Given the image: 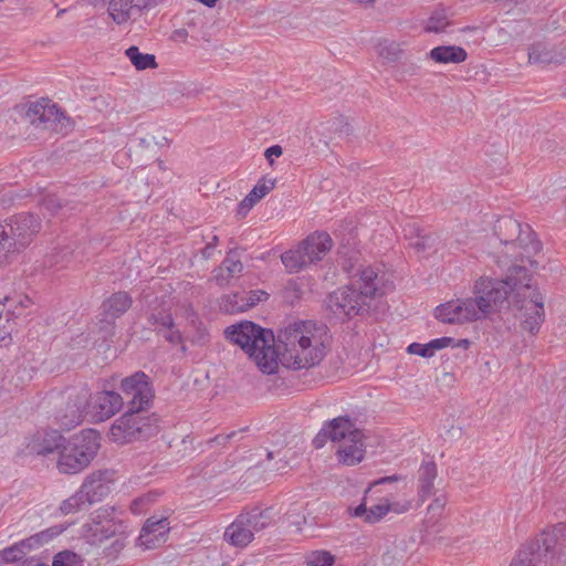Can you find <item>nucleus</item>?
I'll return each instance as SVG.
<instances>
[{
	"mask_svg": "<svg viewBox=\"0 0 566 566\" xmlns=\"http://www.w3.org/2000/svg\"><path fill=\"white\" fill-rule=\"evenodd\" d=\"M125 55L138 71L156 69L158 66L154 54L142 53L136 45H132L126 49Z\"/></svg>",
	"mask_w": 566,
	"mask_h": 566,
	"instance_id": "nucleus-32",
	"label": "nucleus"
},
{
	"mask_svg": "<svg viewBox=\"0 0 566 566\" xmlns=\"http://www.w3.org/2000/svg\"><path fill=\"white\" fill-rule=\"evenodd\" d=\"M191 324L196 327V334L192 342L199 345H205L209 340V333L202 322L191 319Z\"/></svg>",
	"mask_w": 566,
	"mask_h": 566,
	"instance_id": "nucleus-50",
	"label": "nucleus"
},
{
	"mask_svg": "<svg viewBox=\"0 0 566 566\" xmlns=\"http://www.w3.org/2000/svg\"><path fill=\"white\" fill-rule=\"evenodd\" d=\"M462 321H478L490 315V305L485 303L482 294L474 298H467L459 303Z\"/></svg>",
	"mask_w": 566,
	"mask_h": 566,
	"instance_id": "nucleus-24",
	"label": "nucleus"
},
{
	"mask_svg": "<svg viewBox=\"0 0 566 566\" xmlns=\"http://www.w3.org/2000/svg\"><path fill=\"white\" fill-rule=\"evenodd\" d=\"M86 405L87 400L85 396L82 398L76 396L74 400L67 403L65 413H62V411L59 412L57 418L61 424L70 429L81 423Z\"/></svg>",
	"mask_w": 566,
	"mask_h": 566,
	"instance_id": "nucleus-26",
	"label": "nucleus"
},
{
	"mask_svg": "<svg viewBox=\"0 0 566 566\" xmlns=\"http://www.w3.org/2000/svg\"><path fill=\"white\" fill-rule=\"evenodd\" d=\"M44 116L41 118V129L54 128L57 123L66 118L63 112L55 105L50 104V101H44Z\"/></svg>",
	"mask_w": 566,
	"mask_h": 566,
	"instance_id": "nucleus-38",
	"label": "nucleus"
},
{
	"mask_svg": "<svg viewBox=\"0 0 566 566\" xmlns=\"http://www.w3.org/2000/svg\"><path fill=\"white\" fill-rule=\"evenodd\" d=\"M401 480H402V476L398 475V474L386 475V476L379 478L369 484L368 489L366 490V494H368L369 492H373L374 489H376L377 486L385 485V484H391L394 482H398Z\"/></svg>",
	"mask_w": 566,
	"mask_h": 566,
	"instance_id": "nucleus-51",
	"label": "nucleus"
},
{
	"mask_svg": "<svg viewBox=\"0 0 566 566\" xmlns=\"http://www.w3.org/2000/svg\"><path fill=\"white\" fill-rule=\"evenodd\" d=\"M142 312L148 325L160 334L164 329L175 327L172 307L165 296H157L153 293H145L142 297Z\"/></svg>",
	"mask_w": 566,
	"mask_h": 566,
	"instance_id": "nucleus-11",
	"label": "nucleus"
},
{
	"mask_svg": "<svg viewBox=\"0 0 566 566\" xmlns=\"http://www.w3.org/2000/svg\"><path fill=\"white\" fill-rule=\"evenodd\" d=\"M40 206L53 216L62 208V202L55 195H48L42 198Z\"/></svg>",
	"mask_w": 566,
	"mask_h": 566,
	"instance_id": "nucleus-49",
	"label": "nucleus"
},
{
	"mask_svg": "<svg viewBox=\"0 0 566 566\" xmlns=\"http://www.w3.org/2000/svg\"><path fill=\"white\" fill-rule=\"evenodd\" d=\"M239 516L244 521L245 526H248L253 534L254 532H260L266 528L271 524L269 509L261 510L259 507H253L248 512L239 514Z\"/></svg>",
	"mask_w": 566,
	"mask_h": 566,
	"instance_id": "nucleus-30",
	"label": "nucleus"
},
{
	"mask_svg": "<svg viewBox=\"0 0 566 566\" xmlns=\"http://www.w3.org/2000/svg\"><path fill=\"white\" fill-rule=\"evenodd\" d=\"M286 521L290 526L293 525L296 527V531H301L302 524L304 523L305 518L304 516H300L298 514H294L293 512L290 511L286 513Z\"/></svg>",
	"mask_w": 566,
	"mask_h": 566,
	"instance_id": "nucleus-58",
	"label": "nucleus"
},
{
	"mask_svg": "<svg viewBox=\"0 0 566 566\" xmlns=\"http://www.w3.org/2000/svg\"><path fill=\"white\" fill-rule=\"evenodd\" d=\"M224 337L239 346L263 374H274L277 369L279 353L274 333L251 321H241L224 329Z\"/></svg>",
	"mask_w": 566,
	"mask_h": 566,
	"instance_id": "nucleus-4",
	"label": "nucleus"
},
{
	"mask_svg": "<svg viewBox=\"0 0 566 566\" xmlns=\"http://www.w3.org/2000/svg\"><path fill=\"white\" fill-rule=\"evenodd\" d=\"M65 530L62 525H54L44 531H41L36 534L31 535L30 537L20 541V545H23L27 551L35 549L41 547L42 545L49 543L54 537L63 533Z\"/></svg>",
	"mask_w": 566,
	"mask_h": 566,
	"instance_id": "nucleus-31",
	"label": "nucleus"
},
{
	"mask_svg": "<svg viewBox=\"0 0 566 566\" xmlns=\"http://www.w3.org/2000/svg\"><path fill=\"white\" fill-rule=\"evenodd\" d=\"M159 431V419L148 410L126 409L109 429V437L117 443L147 440Z\"/></svg>",
	"mask_w": 566,
	"mask_h": 566,
	"instance_id": "nucleus-8",
	"label": "nucleus"
},
{
	"mask_svg": "<svg viewBox=\"0 0 566 566\" xmlns=\"http://www.w3.org/2000/svg\"><path fill=\"white\" fill-rule=\"evenodd\" d=\"M31 304L32 301L27 295H20L18 301L7 297L3 305L7 307V323L20 318L23 315L24 310L28 308Z\"/></svg>",
	"mask_w": 566,
	"mask_h": 566,
	"instance_id": "nucleus-35",
	"label": "nucleus"
},
{
	"mask_svg": "<svg viewBox=\"0 0 566 566\" xmlns=\"http://www.w3.org/2000/svg\"><path fill=\"white\" fill-rule=\"evenodd\" d=\"M307 566H333L335 556L327 551H313L305 556Z\"/></svg>",
	"mask_w": 566,
	"mask_h": 566,
	"instance_id": "nucleus-40",
	"label": "nucleus"
},
{
	"mask_svg": "<svg viewBox=\"0 0 566 566\" xmlns=\"http://www.w3.org/2000/svg\"><path fill=\"white\" fill-rule=\"evenodd\" d=\"M238 434L237 431H231L230 433H227V434H217L214 436L213 438L209 439L207 441V444L209 447H214V446H226L230 440H232L235 436Z\"/></svg>",
	"mask_w": 566,
	"mask_h": 566,
	"instance_id": "nucleus-54",
	"label": "nucleus"
},
{
	"mask_svg": "<svg viewBox=\"0 0 566 566\" xmlns=\"http://www.w3.org/2000/svg\"><path fill=\"white\" fill-rule=\"evenodd\" d=\"M22 566H48V565L42 563L40 559L31 557V558L23 560Z\"/></svg>",
	"mask_w": 566,
	"mask_h": 566,
	"instance_id": "nucleus-64",
	"label": "nucleus"
},
{
	"mask_svg": "<svg viewBox=\"0 0 566 566\" xmlns=\"http://www.w3.org/2000/svg\"><path fill=\"white\" fill-rule=\"evenodd\" d=\"M129 2L133 3L138 11L149 8L153 4V0H129Z\"/></svg>",
	"mask_w": 566,
	"mask_h": 566,
	"instance_id": "nucleus-62",
	"label": "nucleus"
},
{
	"mask_svg": "<svg viewBox=\"0 0 566 566\" xmlns=\"http://www.w3.org/2000/svg\"><path fill=\"white\" fill-rule=\"evenodd\" d=\"M327 129L331 133L337 134L339 138H345L352 135L353 127L348 123L347 118L343 115L334 117L327 122Z\"/></svg>",
	"mask_w": 566,
	"mask_h": 566,
	"instance_id": "nucleus-41",
	"label": "nucleus"
},
{
	"mask_svg": "<svg viewBox=\"0 0 566 566\" xmlns=\"http://www.w3.org/2000/svg\"><path fill=\"white\" fill-rule=\"evenodd\" d=\"M25 552V547L23 545H20L19 542L1 551L0 556L2 557L4 563H15L23 557Z\"/></svg>",
	"mask_w": 566,
	"mask_h": 566,
	"instance_id": "nucleus-45",
	"label": "nucleus"
},
{
	"mask_svg": "<svg viewBox=\"0 0 566 566\" xmlns=\"http://www.w3.org/2000/svg\"><path fill=\"white\" fill-rule=\"evenodd\" d=\"M363 436L352 437L349 440V444L339 448L337 451L339 461H342L346 465H355L359 463L364 459V443Z\"/></svg>",
	"mask_w": 566,
	"mask_h": 566,
	"instance_id": "nucleus-28",
	"label": "nucleus"
},
{
	"mask_svg": "<svg viewBox=\"0 0 566 566\" xmlns=\"http://www.w3.org/2000/svg\"><path fill=\"white\" fill-rule=\"evenodd\" d=\"M86 504H88V501H86L82 491L78 490L75 494L62 502L60 511L62 514L67 515L82 510Z\"/></svg>",
	"mask_w": 566,
	"mask_h": 566,
	"instance_id": "nucleus-39",
	"label": "nucleus"
},
{
	"mask_svg": "<svg viewBox=\"0 0 566 566\" xmlns=\"http://www.w3.org/2000/svg\"><path fill=\"white\" fill-rule=\"evenodd\" d=\"M219 243L218 235H212L211 241L207 243V245L202 249V255L205 259H209L212 256L214 248Z\"/></svg>",
	"mask_w": 566,
	"mask_h": 566,
	"instance_id": "nucleus-59",
	"label": "nucleus"
},
{
	"mask_svg": "<svg viewBox=\"0 0 566 566\" xmlns=\"http://www.w3.org/2000/svg\"><path fill=\"white\" fill-rule=\"evenodd\" d=\"M253 538V533L245 526L244 521L239 515L224 532V539L235 547H245Z\"/></svg>",
	"mask_w": 566,
	"mask_h": 566,
	"instance_id": "nucleus-22",
	"label": "nucleus"
},
{
	"mask_svg": "<svg viewBox=\"0 0 566 566\" xmlns=\"http://www.w3.org/2000/svg\"><path fill=\"white\" fill-rule=\"evenodd\" d=\"M437 478V465L433 461H424L418 471V494L422 501L433 493V482Z\"/></svg>",
	"mask_w": 566,
	"mask_h": 566,
	"instance_id": "nucleus-27",
	"label": "nucleus"
},
{
	"mask_svg": "<svg viewBox=\"0 0 566 566\" xmlns=\"http://www.w3.org/2000/svg\"><path fill=\"white\" fill-rule=\"evenodd\" d=\"M327 440H331V433L325 423L323 428L319 430V432L313 439V446L315 449H321L326 444Z\"/></svg>",
	"mask_w": 566,
	"mask_h": 566,
	"instance_id": "nucleus-53",
	"label": "nucleus"
},
{
	"mask_svg": "<svg viewBox=\"0 0 566 566\" xmlns=\"http://www.w3.org/2000/svg\"><path fill=\"white\" fill-rule=\"evenodd\" d=\"M275 187V179L261 178L252 190L244 197V199L238 205L237 217L239 219L244 218L249 211L256 205L262 198H264Z\"/></svg>",
	"mask_w": 566,
	"mask_h": 566,
	"instance_id": "nucleus-18",
	"label": "nucleus"
},
{
	"mask_svg": "<svg viewBox=\"0 0 566 566\" xmlns=\"http://www.w3.org/2000/svg\"><path fill=\"white\" fill-rule=\"evenodd\" d=\"M405 237L409 241V247L418 253H424L430 250H436L437 237L427 233L424 230L416 226H408L405 228Z\"/></svg>",
	"mask_w": 566,
	"mask_h": 566,
	"instance_id": "nucleus-20",
	"label": "nucleus"
},
{
	"mask_svg": "<svg viewBox=\"0 0 566 566\" xmlns=\"http://www.w3.org/2000/svg\"><path fill=\"white\" fill-rule=\"evenodd\" d=\"M429 56L436 63H461L467 60L468 53L462 46L458 45H439L429 52Z\"/></svg>",
	"mask_w": 566,
	"mask_h": 566,
	"instance_id": "nucleus-25",
	"label": "nucleus"
},
{
	"mask_svg": "<svg viewBox=\"0 0 566 566\" xmlns=\"http://www.w3.org/2000/svg\"><path fill=\"white\" fill-rule=\"evenodd\" d=\"M390 511V504L388 502L386 503H379L376 505H373L367 513V516L365 517V522L374 524L379 522L388 512Z\"/></svg>",
	"mask_w": 566,
	"mask_h": 566,
	"instance_id": "nucleus-46",
	"label": "nucleus"
},
{
	"mask_svg": "<svg viewBox=\"0 0 566 566\" xmlns=\"http://www.w3.org/2000/svg\"><path fill=\"white\" fill-rule=\"evenodd\" d=\"M453 343L454 338L443 336L440 338L431 339L427 344L411 343L408 345L407 352L412 355H419L423 358H430L434 355L437 350L446 348Z\"/></svg>",
	"mask_w": 566,
	"mask_h": 566,
	"instance_id": "nucleus-29",
	"label": "nucleus"
},
{
	"mask_svg": "<svg viewBox=\"0 0 566 566\" xmlns=\"http://www.w3.org/2000/svg\"><path fill=\"white\" fill-rule=\"evenodd\" d=\"M566 562V524L558 523L525 543L510 566H557Z\"/></svg>",
	"mask_w": 566,
	"mask_h": 566,
	"instance_id": "nucleus-5",
	"label": "nucleus"
},
{
	"mask_svg": "<svg viewBox=\"0 0 566 566\" xmlns=\"http://www.w3.org/2000/svg\"><path fill=\"white\" fill-rule=\"evenodd\" d=\"M566 60V46H557L547 42H536L528 48V62L531 64L549 65L562 64Z\"/></svg>",
	"mask_w": 566,
	"mask_h": 566,
	"instance_id": "nucleus-15",
	"label": "nucleus"
},
{
	"mask_svg": "<svg viewBox=\"0 0 566 566\" xmlns=\"http://www.w3.org/2000/svg\"><path fill=\"white\" fill-rule=\"evenodd\" d=\"M400 49L396 43H380L379 44V54L380 56L387 59L390 62H395L399 59Z\"/></svg>",
	"mask_w": 566,
	"mask_h": 566,
	"instance_id": "nucleus-48",
	"label": "nucleus"
},
{
	"mask_svg": "<svg viewBox=\"0 0 566 566\" xmlns=\"http://www.w3.org/2000/svg\"><path fill=\"white\" fill-rule=\"evenodd\" d=\"M333 248V240L325 231H315L306 237L296 249L285 251L281 261L290 273H298L307 265L315 264Z\"/></svg>",
	"mask_w": 566,
	"mask_h": 566,
	"instance_id": "nucleus-9",
	"label": "nucleus"
},
{
	"mask_svg": "<svg viewBox=\"0 0 566 566\" xmlns=\"http://www.w3.org/2000/svg\"><path fill=\"white\" fill-rule=\"evenodd\" d=\"M41 230V219L32 212H22L0 223V266L31 244Z\"/></svg>",
	"mask_w": 566,
	"mask_h": 566,
	"instance_id": "nucleus-6",
	"label": "nucleus"
},
{
	"mask_svg": "<svg viewBox=\"0 0 566 566\" xmlns=\"http://www.w3.org/2000/svg\"><path fill=\"white\" fill-rule=\"evenodd\" d=\"M523 224L511 217H504L496 221L494 232L500 242L505 245H515Z\"/></svg>",
	"mask_w": 566,
	"mask_h": 566,
	"instance_id": "nucleus-23",
	"label": "nucleus"
},
{
	"mask_svg": "<svg viewBox=\"0 0 566 566\" xmlns=\"http://www.w3.org/2000/svg\"><path fill=\"white\" fill-rule=\"evenodd\" d=\"M65 442L66 439L60 431L53 429L44 430L43 432H38V434L32 439L28 444V450L30 453L38 455H46L55 451L60 454Z\"/></svg>",
	"mask_w": 566,
	"mask_h": 566,
	"instance_id": "nucleus-16",
	"label": "nucleus"
},
{
	"mask_svg": "<svg viewBox=\"0 0 566 566\" xmlns=\"http://www.w3.org/2000/svg\"><path fill=\"white\" fill-rule=\"evenodd\" d=\"M101 436L94 429H85L66 440L60 451L57 469L63 474H77L88 468L101 448Z\"/></svg>",
	"mask_w": 566,
	"mask_h": 566,
	"instance_id": "nucleus-7",
	"label": "nucleus"
},
{
	"mask_svg": "<svg viewBox=\"0 0 566 566\" xmlns=\"http://www.w3.org/2000/svg\"><path fill=\"white\" fill-rule=\"evenodd\" d=\"M78 555L71 551H62L53 557L52 566H76Z\"/></svg>",
	"mask_w": 566,
	"mask_h": 566,
	"instance_id": "nucleus-47",
	"label": "nucleus"
},
{
	"mask_svg": "<svg viewBox=\"0 0 566 566\" xmlns=\"http://www.w3.org/2000/svg\"><path fill=\"white\" fill-rule=\"evenodd\" d=\"M222 269L228 272V275H237L243 271V264L239 258L238 249H231L221 263Z\"/></svg>",
	"mask_w": 566,
	"mask_h": 566,
	"instance_id": "nucleus-42",
	"label": "nucleus"
},
{
	"mask_svg": "<svg viewBox=\"0 0 566 566\" xmlns=\"http://www.w3.org/2000/svg\"><path fill=\"white\" fill-rule=\"evenodd\" d=\"M366 497H367V494L365 493V497H364L363 502L353 509V511H352L353 516L364 517V518L367 516L369 509H367V505H366Z\"/></svg>",
	"mask_w": 566,
	"mask_h": 566,
	"instance_id": "nucleus-61",
	"label": "nucleus"
},
{
	"mask_svg": "<svg viewBox=\"0 0 566 566\" xmlns=\"http://www.w3.org/2000/svg\"><path fill=\"white\" fill-rule=\"evenodd\" d=\"M222 308L228 313H238L247 310L245 297L240 293H233L222 298Z\"/></svg>",
	"mask_w": 566,
	"mask_h": 566,
	"instance_id": "nucleus-43",
	"label": "nucleus"
},
{
	"mask_svg": "<svg viewBox=\"0 0 566 566\" xmlns=\"http://www.w3.org/2000/svg\"><path fill=\"white\" fill-rule=\"evenodd\" d=\"M282 154H283V148L280 145H273L265 150L264 156H265L266 160L269 161V164L273 165V163H274L273 158L280 157Z\"/></svg>",
	"mask_w": 566,
	"mask_h": 566,
	"instance_id": "nucleus-57",
	"label": "nucleus"
},
{
	"mask_svg": "<svg viewBox=\"0 0 566 566\" xmlns=\"http://www.w3.org/2000/svg\"><path fill=\"white\" fill-rule=\"evenodd\" d=\"M532 274L523 265H512L503 279H481L474 293L482 294L490 314L515 308L523 312L521 326L532 335L538 333L544 319V296L531 284Z\"/></svg>",
	"mask_w": 566,
	"mask_h": 566,
	"instance_id": "nucleus-1",
	"label": "nucleus"
},
{
	"mask_svg": "<svg viewBox=\"0 0 566 566\" xmlns=\"http://www.w3.org/2000/svg\"><path fill=\"white\" fill-rule=\"evenodd\" d=\"M113 472L109 470H97L87 475L81 486V491L88 501V505L102 501L111 492Z\"/></svg>",
	"mask_w": 566,
	"mask_h": 566,
	"instance_id": "nucleus-14",
	"label": "nucleus"
},
{
	"mask_svg": "<svg viewBox=\"0 0 566 566\" xmlns=\"http://www.w3.org/2000/svg\"><path fill=\"white\" fill-rule=\"evenodd\" d=\"M268 297H269V294L264 291H260V290L250 291L249 296L245 297L247 310L255 306L259 302H261L262 300H266Z\"/></svg>",
	"mask_w": 566,
	"mask_h": 566,
	"instance_id": "nucleus-52",
	"label": "nucleus"
},
{
	"mask_svg": "<svg viewBox=\"0 0 566 566\" xmlns=\"http://www.w3.org/2000/svg\"><path fill=\"white\" fill-rule=\"evenodd\" d=\"M516 244L523 248L527 253H537L542 244L536 239L535 232L528 224L522 227V231L518 238H516Z\"/></svg>",
	"mask_w": 566,
	"mask_h": 566,
	"instance_id": "nucleus-36",
	"label": "nucleus"
},
{
	"mask_svg": "<svg viewBox=\"0 0 566 566\" xmlns=\"http://www.w3.org/2000/svg\"><path fill=\"white\" fill-rule=\"evenodd\" d=\"M132 304L133 298L127 292L113 293L102 304L103 314L113 319L118 318L130 308Z\"/></svg>",
	"mask_w": 566,
	"mask_h": 566,
	"instance_id": "nucleus-21",
	"label": "nucleus"
},
{
	"mask_svg": "<svg viewBox=\"0 0 566 566\" xmlns=\"http://www.w3.org/2000/svg\"><path fill=\"white\" fill-rule=\"evenodd\" d=\"M326 426L333 442L363 436V432L355 427L354 421L348 416H340L326 421Z\"/></svg>",
	"mask_w": 566,
	"mask_h": 566,
	"instance_id": "nucleus-19",
	"label": "nucleus"
},
{
	"mask_svg": "<svg viewBox=\"0 0 566 566\" xmlns=\"http://www.w3.org/2000/svg\"><path fill=\"white\" fill-rule=\"evenodd\" d=\"M167 331L168 333L164 337L168 343L176 345L182 342V335L178 329H175L174 327L172 329Z\"/></svg>",
	"mask_w": 566,
	"mask_h": 566,
	"instance_id": "nucleus-60",
	"label": "nucleus"
},
{
	"mask_svg": "<svg viewBox=\"0 0 566 566\" xmlns=\"http://www.w3.org/2000/svg\"><path fill=\"white\" fill-rule=\"evenodd\" d=\"M380 295L377 271L371 266H365L350 276L348 284L329 293L325 303L333 314L350 319L367 315L371 308V302Z\"/></svg>",
	"mask_w": 566,
	"mask_h": 566,
	"instance_id": "nucleus-3",
	"label": "nucleus"
},
{
	"mask_svg": "<svg viewBox=\"0 0 566 566\" xmlns=\"http://www.w3.org/2000/svg\"><path fill=\"white\" fill-rule=\"evenodd\" d=\"M13 326H11L10 322L7 323V315L3 316L2 311H0V342L11 336L13 332Z\"/></svg>",
	"mask_w": 566,
	"mask_h": 566,
	"instance_id": "nucleus-55",
	"label": "nucleus"
},
{
	"mask_svg": "<svg viewBox=\"0 0 566 566\" xmlns=\"http://www.w3.org/2000/svg\"><path fill=\"white\" fill-rule=\"evenodd\" d=\"M434 317L442 322L448 324H455V323H462V316H461V306H459V303L454 302H447L443 304L438 305L434 308Z\"/></svg>",
	"mask_w": 566,
	"mask_h": 566,
	"instance_id": "nucleus-33",
	"label": "nucleus"
},
{
	"mask_svg": "<svg viewBox=\"0 0 566 566\" xmlns=\"http://www.w3.org/2000/svg\"><path fill=\"white\" fill-rule=\"evenodd\" d=\"M44 101H38L29 104L25 111V117L36 128H41V118L44 116Z\"/></svg>",
	"mask_w": 566,
	"mask_h": 566,
	"instance_id": "nucleus-44",
	"label": "nucleus"
},
{
	"mask_svg": "<svg viewBox=\"0 0 566 566\" xmlns=\"http://www.w3.org/2000/svg\"><path fill=\"white\" fill-rule=\"evenodd\" d=\"M470 345H471V342L468 338H462V339H458V340L454 339V343L451 344L450 346L455 347V348L468 349L470 347Z\"/></svg>",
	"mask_w": 566,
	"mask_h": 566,
	"instance_id": "nucleus-63",
	"label": "nucleus"
},
{
	"mask_svg": "<svg viewBox=\"0 0 566 566\" xmlns=\"http://www.w3.org/2000/svg\"><path fill=\"white\" fill-rule=\"evenodd\" d=\"M231 277L233 276L228 275V272L222 269V265L214 270L213 280L217 283V285L221 287L228 285Z\"/></svg>",
	"mask_w": 566,
	"mask_h": 566,
	"instance_id": "nucleus-56",
	"label": "nucleus"
},
{
	"mask_svg": "<svg viewBox=\"0 0 566 566\" xmlns=\"http://www.w3.org/2000/svg\"><path fill=\"white\" fill-rule=\"evenodd\" d=\"M115 509L113 506H104L91 514V522L84 525L87 536L93 541L102 542L117 534H124L126 525L123 521L116 520Z\"/></svg>",
	"mask_w": 566,
	"mask_h": 566,
	"instance_id": "nucleus-12",
	"label": "nucleus"
},
{
	"mask_svg": "<svg viewBox=\"0 0 566 566\" xmlns=\"http://www.w3.org/2000/svg\"><path fill=\"white\" fill-rule=\"evenodd\" d=\"M451 25L446 9L434 10L429 17L426 31L433 33L447 32V28Z\"/></svg>",
	"mask_w": 566,
	"mask_h": 566,
	"instance_id": "nucleus-37",
	"label": "nucleus"
},
{
	"mask_svg": "<svg viewBox=\"0 0 566 566\" xmlns=\"http://www.w3.org/2000/svg\"><path fill=\"white\" fill-rule=\"evenodd\" d=\"M169 530V522L166 517L160 520L150 517L143 526L138 539L147 549H151L166 542Z\"/></svg>",
	"mask_w": 566,
	"mask_h": 566,
	"instance_id": "nucleus-17",
	"label": "nucleus"
},
{
	"mask_svg": "<svg viewBox=\"0 0 566 566\" xmlns=\"http://www.w3.org/2000/svg\"><path fill=\"white\" fill-rule=\"evenodd\" d=\"M90 406L92 407L94 418L97 421H104L122 410L124 400L118 391L103 389L91 396Z\"/></svg>",
	"mask_w": 566,
	"mask_h": 566,
	"instance_id": "nucleus-13",
	"label": "nucleus"
},
{
	"mask_svg": "<svg viewBox=\"0 0 566 566\" xmlns=\"http://www.w3.org/2000/svg\"><path fill=\"white\" fill-rule=\"evenodd\" d=\"M134 9L136 8L129 0H111L108 6L109 15L117 24L125 23Z\"/></svg>",
	"mask_w": 566,
	"mask_h": 566,
	"instance_id": "nucleus-34",
	"label": "nucleus"
},
{
	"mask_svg": "<svg viewBox=\"0 0 566 566\" xmlns=\"http://www.w3.org/2000/svg\"><path fill=\"white\" fill-rule=\"evenodd\" d=\"M328 327L313 321H297L279 332L277 339L284 347L283 361L295 370L318 365L325 357L324 337Z\"/></svg>",
	"mask_w": 566,
	"mask_h": 566,
	"instance_id": "nucleus-2",
	"label": "nucleus"
},
{
	"mask_svg": "<svg viewBox=\"0 0 566 566\" xmlns=\"http://www.w3.org/2000/svg\"><path fill=\"white\" fill-rule=\"evenodd\" d=\"M119 390L127 409L149 410L155 398L151 378L137 370L120 379Z\"/></svg>",
	"mask_w": 566,
	"mask_h": 566,
	"instance_id": "nucleus-10",
	"label": "nucleus"
}]
</instances>
